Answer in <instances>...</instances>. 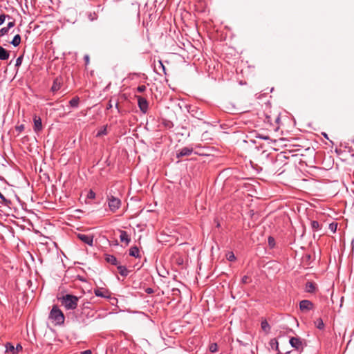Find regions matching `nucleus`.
I'll return each instance as SVG.
<instances>
[{
    "label": "nucleus",
    "mask_w": 354,
    "mask_h": 354,
    "mask_svg": "<svg viewBox=\"0 0 354 354\" xmlns=\"http://www.w3.org/2000/svg\"><path fill=\"white\" fill-rule=\"evenodd\" d=\"M117 269H118L119 273L120 274V275L122 277H127L129 274V272L127 270V268H126V266H124L118 265Z\"/></svg>",
    "instance_id": "15"
},
{
    "label": "nucleus",
    "mask_w": 354,
    "mask_h": 354,
    "mask_svg": "<svg viewBox=\"0 0 354 354\" xmlns=\"http://www.w3.org/2000/svg\"><path fill=\"white\" fill-rule=\"evenodd\" d=\"M84 60H85V62H86V64H88V62H89V56H88V55H86L84 56Z\"/></svg>",
    "instance_id": "42"
},
{
    "label": "nucleus",
    "mask_w": 354,
    "mask_h": 354,
    "mask_svg": "<svg viewBox=\"0 0 354 354\" xmlns=\"http://www.w3.org/2000/svg\"><path fill=\"white\" fill-rule=\"evenodd\" d=\"M274 344H275L276 345H274V347H276V348H276V350H278V342H277V341H276V340H275Z\"/></svg>",
    "instance_id": "46"
},
{
    "label": "nucleus",
    "mask_w": 354,
    "mask_h": 354,
    "mask_svg": "<svg viewBox=\"0 0 354 354\" xmlns=\"http://www.w3.org/2000/svg\"><path fill=\"white\" fill-rule=\"evenodd\" d=\"M159 64H160V66L162 67L163 71L165 72V68L162 62L161 61H159Z\"/></svg>",
    "instance_id": "44"
},
{
    "label": "nucleus",
    "mask_w": 354,
    "mask_h": 354,
    "mask_svg": "<svg viewBox=\"0 0 354 354\" xmlns=\"http://www.w3.org/2000/svg\"><path fill=\"white\" fill-rule=\"evenodd\" d=\"M23 58H24V55H20L19 57H18L16 59V62H15V67L16 68H18L19 66H20L21 65V63H22V61H23Z\"/></svg>",
    "instance_id": "27"
},
{
    "label": "nucleus",
    "mask_w": 354,
    "mask_h": 354,
    "mask_svg": "<svg viewBox=\"0 0 354 354\" xmlns=\"http://www.w3.org/2000/svg\"><path fill=\"white\" fill-rule=\"evenodd\" d=\"M241 282L243 283H248L250 282V278L247 275H244L241 279Z\"/></svg>",
    "instance_id": "31"
},
{
    "label": "nucleus",
    "mask_w": 354,
    "mask_h": 354,
    "mask_svg": "<svg viewBox=\"0 0 354 354\" xmlns=\"http://www.w3.org/2000/svg\"><path fill=\"white\" fill-rule=\"evenodd\" d=\"M15 347V353L18 354L20 351H22V346L20 344H17Z\"/></svg>",
    "instance_id": "33"
},
{
    "label": "nucleus",
    "mask_w": 354,
    "mask_h": 354,
    "mask_svg": "<svg viewBox=\"0 0 354 354\" xmlns=\"http://www.w3.org/2000/svg\"><path fill=\"white\" fill-rule=\"evenodd\" d=\"M139 253H140L139 249L136 246L131 247L129 250V255L131 257L138 258L140 257Z\"/></svg>",
    "instance_id": "17"
},
{
    "label": "nucleus",
    "mask_w": 354,
    "mask_h": 354,
    "mask_svg": "<svg viewBox=\"0 0 354 354\" xmlns=\"http://www.w3.org/2000/svg\"><path fill=\"white\" fill-rule=\"evenodd\" d=\"M79 102H80V98L77 96H76V97H74L73 98H72L69 101V104L73 108H77L79 106Z\"/></svg>",
    "instance_id": "19"
},
{
    "label": "nucleus",
    "mask_w": 354,
    "mask_h": 354,
    "mask_svg": "<svg viewBox=\"0 0 354 354\" xmlns=\"http://www.w3.org/2000/svg\"><path fill=\"white\" fill-rule=\"evenodd\" d=\"M10 57L9 51L0 46V60L4 61L8 59Z\"/></svg>",
    "instance_id": "13"
},
{
    "label": "nucleus",
    "mask_w": 354,
    "mask_h": 354,
    "mask_svg": "<svg viewBox=\"0 0 354 354\" xmlns=\"http://www.w3.org/2000/svg\"><path fill=\"white\" fill-rule=\"evenodd\" d=\"M4 352L7 353H11V354H17L15 353V346L10 342H7L5 344V351Z\"/></svg>",
    "instance_id": "14"
},
{
    "label": "nucleus",
    "mask_w": 354,
    "mask_h": 354,
    "mask_svg": "<svg viewBox=\"0 0 354 354\" xmlns=\"http://www.w3.org/2000/svg\"><path fill=\"white\" fill-rule=\"evenodd\" d=\"M113 107V104H112V102H111V100H110L107 104V106H106V109H110Z\"/></svg>",
    "instance_id": "41"
},
{
    "label": "nucleus",
    "mask_w": 354,
    "mask_h": 354,
    "mask_svg": "<svg viewBox=\"0 0 354 354\" xmlns=\"http://www.w3.org/2000/svg\"><path fill=\"white\" fill-rule=\"evenodd\" d=\"M322 135L324 136V138H326L328 139L327 133H322Z\"/></svg>",
    "instance_id": "47"
},
{
    "label": "nucleus",
    "mask_w": 354,
    "mask_h": 354,
    "mask_svg": "<svg viewBox=\"0 0 354 354\" xmlns=\"http://www.w3.org/2000/svg\"><path fill=\"white\" fill-rule=\"evenodd\" d=\"M310 226L313 231H318L321 229L320 225L317 221H312L310 222Z\"/></svg>",
    "instance_id": "22"
},
{
    "label": "nucleus",
    "mask_w": 354,
    "mask_h": 354,
    "mask_svg": "<svg viewBox=\"0 0 354 354\" xmlns=\"http://www.w3.org/2000/svg\"><path fill=\"white\" fill-rule=\"evenodd\" d=\"M34 120V131H40L42 129V122L41 119L39 117L35 116L33 118Z\"/></svg>",
    "instance_id": "10"
},
{
    "label": "nucleus",
    "mask_w": 354,
    "mask_h": 354,
    "mask_svg": "<svg viewBox=\"0 0 354 354\" xmlns=\"http://www.w3.org/2000/svg\"><path fill=\"white\" fill-rule=\"evenodd\" d=\"M13 46L17 47L21 43V36L17 34L14 36L12 40L10 42Z\"/></svg>",
    "instance_id": "18"
},
{
    "label": "nucleus",
    "mask_w": 354,
    "mask_h": 354,
    "mask_svg": "<svg viewBox=\"0 0 354 354\" xmlns=\"http://www.w3.org/2000/svg\"><path fill=\"white\" fill-rule=\"evenodd\" d=\"M329 227L333 232H335L337 228V224L331 223L330 224Z\"/></svg>",
    "instance_id": "36"
},
{
    "label": "nucleus",
    "mask_w": 354,
    "mask_h": 354,
    "mask_svg": "<svg viewBox=\"0 0 354 354\" xmlns=\"http://www.w3.org/2000/svg\"><path fill=\"white\" fill-rule=\"evenodd\" d=\"M268 245L270 248H273L275 246V240L272 236H269L268 239Z\"/></svg>",
    "instance_id": "26"
},
{
    "label": "nucleus",
    "mask_w": 354,
    "mask_h": 354,
    "mask_svg": "<svg viewBox=\"0 0 354 354\" xmlns=\"http://www.w3.org/2000/svg\"><path fill=\"white\" fill-rule=\"evenodd\" d=\"M278 354H280V353H278Z\"/></svg>",
    "instance_id": "49"
},
{
    "label": "nucleus",
    "mask_w": 354,
    "mask_h": 354,
    "mask_svg": "<svg viewBox=\"0 0 354 354\" xmlns=\"http://www.w3.org/2000/svg\"><path fill=\"white\" fill-rule=\"evenodd\" d=\"M106 134H107V126L105 125V126H103L101 128V129L97 131V133H96V137L99 138L102 136H105Z\"/></svg>",
    "instance_id": "20"
},
{
    "label": "nucleus",
    "mask_w": 354,
    "mask_h": 354,
    "mask_svg": "<svg viewBox=\"0 0 354 354\" xmlns=\"http://www.w3.org/2000/svg\"><path fill=\"white\" fill-rule=\"evenodd\" d=\"M261 328L264 330V331H267L268 330L270 329V326L268 324V323L267 322V321H263L261 324Z\"/></svg>",
    "instance_id": "28"
},
{
    "label": "nucleus",
    "mask_w": 354,
    "mask_h": 354,
    "mask_svg": "<svg viewBox=\"0 0 354 354\" xmlns=\"http://www.w3.org/2000/svg\"><path fill=\"white\" fill-rule=\"evenodd\" d=\"M136 97L138 99V106H139L140 111L143 113H147V111L148 110V102H147V100L145 97H141V96H136Z\"/></svg>",
    "instance_id": "6"
},
{
    "label": "nucleus",
    "mask_w": 354,
    "mask_h": 354,
    "mask_svg": "<svg viewBox=\"0 0 354 354\" xmlns=\"http://www.w3.org/2000/svg\"><path fill=\"white\" fill-rule=\"evenodd\" d=\"M315 325L319 330L324 328V324L322 318H318L316 321H315Z\"/></svg>",
    "instance_id": "21"
},
{
    "label": "nucleus",
    "mask_w": 354,
    "mask_h": 354,
    "mask_svg": "<svg viewBox=\"0 0 354 354\" xmlns=\"http://www.w3.org/2000/svg\"><path fill=\"white\" fill-rule=\"evenodd\" d=\"M145 292L147 293V294H152L153 292V290L151 288H147L146 290H145Z\"/></svg>",
    "instance_id": "38"
},
{
    "label": "nucleus",
    "mask_w": 354,
    "mask_h": 354,
    "mask_svg": "<svg viewBox=\"0 0 354 354\" xmlns=\"http://www.w3.org/2000/svg\"><path fill=\"white\" fill-rule=\"evenodd\" d=\"M77 237L84 243L92 246L93 245V236L78 233Z\"/></svg>",
    "instance_id": "5"
},
{
    "label": "nucleus",
    "mask_w": 354,
    "mask_h": 354,
    "mask_svg": "<svg viewBox=\"0 0 354 354\" xmlns=\"http://www.w3.org/2000/svg\"><path fill=\"white\" fill-rule=\"evenodd\" d=\"M115 108L118 109V102L115 104Z\"/></svg>",
    "instance_id": "48"
},
{
    "label": "nucleus",
    "mask_w": 354,
    "mask_h": 354,
    "mask_svg": "<svg viewBox=\"0 0 354 354\" xmlns=\"http://www.w3.org/2000/svg\"><path fill=\"white\" fill-rule=\"evenodd\" d=\"M146 89H147V87L145 85L138 86L136 88L137 91L139 93H143L146 91Z\"/></svg>",
    "instance_id": "30"
},
{
    "label": "nucleus",
    "mask_w": 354,
    "mask_h": 354,
    "mask_svg": "<svg viewBox=\"0 0 354 354\" xmlns=\"http://www.w3.org/2000/svg\"><path fill=\"white\" fill-rule=\"evenodd\" d=\"M316 290V285L312 281H308L306 283L305 291L308 293H313Z\"/></svg>",
    "instance_id": "12"
},
{
    "label": "nucleus",
    "mask_w": 354,
    "mask_h": 354,
    "mask_svg": "<svg viewBox=\"0 0 354 354\" xmlns=\"http://www.w3.org/2000/svg\"><path fill=\"white\" fill-rule=\"evenodd\" d=\"M10 29L7 28V26L3 27L0 29V37H3L8 34Z\"/></svg>",
    "instance_id": "25"
},
{
    "label": "nucleus",
    "mask_w": 354,
    "mask_h": 354,
    "mask_svg": "<svg viewBox=\"0 0 354 354\" xmlns=\"http://www.w3.org/2000/svg\"><path fill=\"white\" fill-rule=\"evenodd\" d=\"M106 261L112 265H114V266L118 265V261L117 258L113 255H111V254L106 255Z\"/></svg>",
    "instance_id": "16"
},
{
    "label": "nucleus",
    "mask_w": 354,
    "mask_h": 354,
    "mask_svg": "<svg viewBox=\"0 0 354 354\" xmlns=\"http://www.w3.org/2000/svg\"><path fill=\"white\" fill-rule=\"evenodd\" d=\"M96 196L95 193L93 190H89L87 194V198L89 199H94Z\"/></svg>",
    "instance_id": "29"
},
{
    "label": "nucleus",
    "mask_w": 354,
    "mask_h": 354,
    "mask_svg": "<svg viewBox=\"0 0 354 354\" xmlns=\"http://www.w3.org/2000/svg\"><path fill=\"white\" fill-rule=\"evenodd\" d=\"M24 129V124H21L19 126H17L16 127V130L17 131H19V132L22 131Z\"/></svg>",
    "instance_id": "35"
},
{
    "label": "nucleus",
    "mask_w": 354,
    "mask_h": 354,
    "mask_svg": "<svg viewBox=\"0 0 354 354\" xmlns=\"http://www.w3.org/2000/svg\"><path fill=\"white\" fill-rule=\"evenodd\" d=\"M15 21H14V20H12V21H9V22L7 24V26H7V28H8V29H11L12 28H13V27L15 26Z\"/></svg>",
    "instance_id": "34"
},
{
    "label": "nucleus",
    "mask_w": 354,
    "mask_h": 354,
    "mask_svg": "<svg viewBox=\"0 0 354 354\" xmlns=\"http://www.w3.org/2000/svg\"><path fill=\"white\" fill-rule=\"evenodd\" d=\"M91 350H85L84 351H82L80 354H91Z\"/></svg>",
    "instance_id": "40"
},
{
    "label": "nucleus",
    "mask_w": 354,
    "mask_h": 354,
    "mask_svg": "<svg viewBox=\"0 0 354 354\" xmlns=\"http://www.w3.org/2000/svg\"><path fill=\"white\" fill-rule=\"evenodd\" d=\"M257 138H259L263 139V140H268L269 139L268 136H262V135H259V136H257Z\"/></svg>",
    "instance_id": "39"
},
{
    "label": "nucleus",
    "mask_w": 354,
    "mask_h": 354,
    "mask_svg": "<svg viewBox=\"0 0 354 354\" xmlns=\"http://www.w3.org/2000/svg\"><path fill=\"white\" fill-rule=\"evenodd\" d=\"M216 346H217V345H216V344H212V345L210 346V351H211L212 352H214V351H216Z\"/></svg>",
    "instance_id": "37"
},
{
    "label": "nucleus",
    "mask_w": 354,
    "mask_h": 354,
    "mask_svg": "<svg viewBox=\"0 0 354 354\" xmlns=\"http://www.w3.org/2000/svg\"><path fill=\"white\" fill-rule=\"evenodd\" d=\"M193 153L192 147H183L178 150L176 153V157L178 158H182L183 156H189Z\"/></svg>",
    "instance_id": "8"
},
{
    "label": "nucleus",
    "mask_w": 354,
    "mask_h": 354,
    "mask_svg": "<svg viewBox=\"0 0 354 354\" xmlns=\"http://www.w3.org/2000/svg\"><path fill=\"white\" fill-rule=\"evenodd\" d=\"M0 198L4 201H6V199L4 196V195L0 192Z\"/></svg>",
    "instance_id": "43"
},
{
    "label": "nucleus",
    "mask_w": 354,
    "mask_h": 354,
    "mask_svg": "<svg viewBox=\"0 0 354 354\" xmlns=\"http://www.w3.org/2000/svg\"><path fill=\"white\" fill-rule=\"evenodd\" d=\"M289 343L292 347L295 348L297 351L303 349L302 342L299 337H291L290 339Z\"/></svg>",
    "instance_id": "7"
},
{
    "label": "nucleus",
    "mask_w": 354,
    "mask_h": 354,
    "mask_svg": "<svg viewBox=\"0 0 354 354\" xmlns=\"http://www.w3.org/2000/svg\"><path fill=\"white\" fill-rule=\"evenodd\" d=\"M313 307L314 304L310 300L304 299L299 302V309L303 313H307L313 310Z\"/></svg>",
    "instance_id": "4"
},
{
    "label": "nucleus",
    "mask_w": 354,
    "mask_h": 354,
    "mask_svg": "<svg viewBox=\"0 0 354 354\" xmlns=\"http://www.w3.org/2000/svg\"><path fill=\"white\" fill-rule=\"evenodd\" d=\"M49 319L54 322L55 325H62L64 323L65 317L62 310L55 305L50 312Z\"/></svg>",
    "instance_id": "2"
},
{
    "label": "nucleus",
    "mask_w": 354,
    "mask_h": 354,
    "mask_svg": "<svg viewBox=\"0 0 354 354\" xmlns=\"http://www.w3.org/2000/svg\"><path fill=\"white\" fill-rule=\"evenodd\" d=\"M61 305L66 310H75L77 307L79 298L73 295L66 294L58 298Z\"/></svg>",
    "instance_id": "1"
},
{
    "label": "nucleus",
    "mask_w": 354,
    "mask_h": 354,
    "mask_svg": "<svg viewBox=\"0 0 354 354\" xmlns=\"http://www.w3.org/2000/svg\"><path fill=\"white\" fill-rule=\"evenodd\" d=\"M227 259L230 261H232L234 260H235L236 257L234 254L233 252H230L227 254Z\"/></svg>",
    "instance_id": "32"
},
{
    "label": "nucleus",
    "mask_w": 354,
    "mask_h": 354,
    "mask_svg": "<svg viewBox=\"0 0 354 354\" xmlns=\"http://www.w3.org/2000/svg\"><path fill=\"white\" fill-rule=\"evenodd\" d=\"M274 344H275L276 345H274V347H276V348H276V350H278V342H277V341H276V340H275Z\"/></svg>",
    "instance_id": "45"
},
{
    "label": "nucleus",
    "mask_w": 354,
    "mask_h": 354,
    "mask_svg": "<svg viewBox=\"0 0 354 354\" xmlns=\"http://www.w3.org/2000/svg\"><path fill=\"white\" fill-rule=\"evenodd\" d=\"M94 294L95 296L102 298H108L109 296L106 295L101 290L95 289L94 290Z\"/></svg>",
    "instance_id": "23"
},
{
    "label": "nucleus",
    "mask_w": 354,
    "mask_h": 354,
    "mask_svg": "<svg viewBox=\"0 0 354 354\" xmlns=\"http://www.w3.org/2000/svg\"><path fill=\"white\" fill-rule=\"evenodd\" d=\"M62 86V80L59 77H56L53 83V85L51 86V91L53 92H56L59 91Z\"/></svg>",
    "instance_id": "11"
},
{
    "label": "nucleus",
    "mask_w": 354,
    "mask_h": 354,
    "mask_svg": "<svg viewBox=\"0 0 354 354\" xmlns=\"http://www.w3.org/2000/svg\"><path fill=\"white\" fill-rule=\"evenodd\" d=\"M11 19V17L4 13L0 15V26H1L6 21V19Z\"/></svg>",
    "instance_id": "24"
},
{
    "label": "nucleus",
    "mask_w": 354,
    "mask_h": 354,
    "mask_svg": "<svg viewBox=\"0 0 354 354\" xmlns=\"http://www.w3.org/2000/svg\"><path fill=\"white\" fill-rule=\"evenodd\" d=\"M106 201L109 210L113 213H115L118 209H119L122 205L121 200L112 195L107 196Z\"/></svg>",
    "instance_id": "3"
},
{
    "label": "nucleus",
    "mask_w": 354,
    "mask_h": 354,
    "mask_svg": "<svg viewBox=\"0 0 354 354\" xmlns=\"http://www.w3.org/2000/svg\"><path fill=\"white\" fill-rule=\"evenodd\" d=\"M120 240L122 243H124L127 245H129L131 241V239L129 238L128 233L124 230L120 231Z\"/></svg>",
    "instance_id": "9"
}]
</instances>
